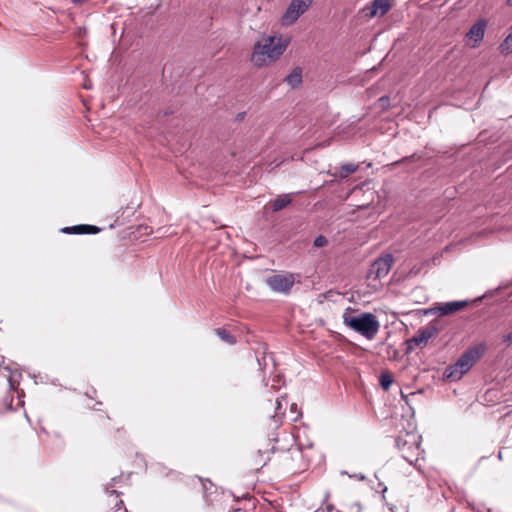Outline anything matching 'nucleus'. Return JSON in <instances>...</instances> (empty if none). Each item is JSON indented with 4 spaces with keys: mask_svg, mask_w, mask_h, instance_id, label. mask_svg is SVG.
I'll return each instance as SVG.
<instances>
[{
    "mask_svg": "<svg viewBox=\"0 0 512 512\" xmlns=\"http://www.w3.org/2000/svg\"><path fill=\"white\" fill-rule=\"evenodd\" d=\"M468 305L467 300L462 301H451L446 303H440L430 309V311L438 316H445L455 313Z\"/></svg>",
    "mask_w": 512,
    "mask_h": 512,
    "instance_id": "f8f14e48",
    "label": "nucleus"
},
{
    "mask_svg": "<svg viewBox=\"0 0 512 512\" xmlns=\"http://www.w3.org/2000/svg\"><path fill=\"white\" fill-rule=\"evenodd\" d=\"M486 25L487 23L485 20H478L470 27V29L466 33V37L473 40L475 43L481 42L485 35Z\"/></svg>",
    "mask_w": 512,
    "mask_h": 512,
    "instance_id": "2eb2a0df",
    "label": "nucleus"
},
{
    "mask_svg": "<svg viewBox=\"0 0 512 512\" xmlns=\"http://www.w3.org/2000/svg\"><path fill=\"white\" fill-rule=\"evenodd\" d=\"M285 82L292 88L298 87L302 82V69L295 67L291 73L285 77Z\"/></svg>",
    "mask_w": 512,
    "mask_h": 512,
    "instance_id": "a211bd4d",
    "label": "nucleus"
},
{
    "mask_svg": "<svg viewBox=\"0 0 512 512\" xmlns=\"http://www.w3.org/2000/svg\"><path fill=\"white\" fill-rule=\"evenodd\" d=\"M55 436H56L57 438H59V439L63 442L62 437H61V435H60L59 433H55Z\"/></svg>",
    "mask_w": 512,
    "mask_h": 512,
    "instance_id": "4c0bfd02",
    "label": "nucleus"
},
{
    "mask_svg": "<svg viewBox=\"0 0 512 512\" xmlns=\"http://www.w3.org/2000/svg\"><path fill=\"white\" fill-rule=\"evenodd\" d=\"M291 203V198L288 194L279 195L272 204V210L274 212L280 211L287 207Z\"/></svg>",
    "mask_w": 512,
    "mask_h": 512,
    "instance_id": "6ab92c4d",
    "label": "nucleus"
},
{
    "mask_svg": "<svg viewBox=\"0 0 512 512\" xmlns=\"http://www.w3.org/2000/svg\"><path fill=\"white\" fill-rule=\"evenodd\" d=\"M506 3L508 6H512V0H507Z\"/></svg>",
    "mask_w": 512,
    "mask_h": 512,
    "instance_id": "ea45409f",
    "label": "nucleus"
},
{
    "mask_svg": "<svg viewBox=\"0 0 512 512\" xmlns=\"http://www.w3.org/2000/svg\"><path fill=\"white\" fill-rule=\"evenodd\" d=\"M508 437H512V427H511V430H510V432L508 434Z\"/></svg>",
    "mask_w": 512,
    "mask_h": 512,
    "instance_id": "79ce46f5",
    "label": "nucleus"
},
{
    "mask_svg": "<svg viewBox=\"0 0 512 512\" xmlns=\"http://www.w3.org/2000/svg\"><path fill=\"white\" fill-rule=\"evenodd\" d=\"M391 9L390 0H373L371 4L363 8L364 15L368 18L384 16Z\"/></svg>",
    "mask_w": 512,
    "mask_h": 512,
    "instance_id": "9b49d317",
    "label": "nucleus"
},
{
    "mask_svg": "<svg viewBox=\"0 0 512 512\" xmlns=\"http://www.w3.org/2000/svg\"><path fill=\"white\" fill-rule=\"evenodd\" d=\"M268 460H269V457L263 462V465H266Z\"/></svg>",
    "mask_w": 512,
    "mask_h": 512,
    "instance_id": "a18cd8bd",
    "label": "nucleus"
},
{
    "mask_svg": "<svg viewBox=\"0 0 512 512\" xmlns=\"http://www.w3.org/2000/svg\"><path fill=\"white\" fill-rule=\"evenodd\" d=\"M199 481L201 482L202 486H203V489H204V494H205V498L207 499V501L209 502H213V499L210 498V494H209V488L206 486V484L203 482V480L201 478H199Z\"/></svg>",
    "mask_w": 512,
    "mask_h": 512,
    "instance_id": "c756f323",
    "label": "nucleus"
},
{
    "mask_svg": "<svg viewBox=\"0 0 512 512\" xmlns=\"http://www.w3.org/2000/svg\"><path fill=\"white\" fill-rule=\"evenodd\" d=\"M379 101L382 103V106H385L386 104L389 103V98L386 97V96H383L379 99Z\"/></svg>",
    "mask_w": 512,
    "mask_h": 512,
    "instance_id": "2f4dec72",
    "label": "nucleus"
},
{
    "mask_svg": "<svg viewBox=\"0 0 512 512\" xmlns=\"http://www.w3.org/2000/svg\"><path fill=\"white\" fill-rule=\"evenodd\" d=\"M275 413L270 417L271 424L270 426L273 429H277L282 423V417L285 415V410L288 405V400L286 395H281L276 398L275 401Z\"/></svg>",
    "mask_w": 512,
    "mask_h": 512,
    "instance_id": "4468645a",
    "label": "nucleus"
},
{
    "mask_svg": "<svg viewBox=\"0 0 512 512\" xmlns=\"http://www.w3.org/2000/svg\"><path fill=\"white\" fill-rule=\"evenodd\" d=\"M439 332V329L436 325L429 324L417 331V333L408 340L409 348H412L414 344L416 347H422L427 344L429 339L436 336Z\"/></svg>",
    "mask_w": 512,
    "mask_h": 512,
    "instance_id": "9d476101",
    "label": "nucleus"
},
{
    "mask_svg": "<svg viewBox=\"0 0 512 512\" xmlns=\"http://www.w3.org/2000/svg\"><path fill=\"white\" fill-rule=\"evenodd\" d=\"M120 507H125L124 502L122 500H116L114 508H120Z\"/></svg>",
    "mask_w": 512,
    "mask_h": 512,
    "instance_id": "473e14b6",
    "label": "nucleus"
},
{
    "mask_svg": "<svg viewBox=\"0 0 512 512\" xmlns=\"http://www.w3.org/2000/svg\"><path fill=\"white\" fill-rule=\"evenodd\" d=\"M266 283L272 291L288 294L295 283V279L293 274H276L267 278Z\"/></svg>",
    "mask_w": 512,
    "mask_h": 512,
    "instance_id": "0eeeda50",
    "label": "nucleus"
},
{
    "mask_svg": "<svg viewBox=\"0 0 512 512\" xmlns=\"http://www.w3.org/2000/svg\"><path fill=\"white\" fill-rule=\"evenodd\" d=\"M120 479H121V476L113 477V478L111 479V482H109V483H107V484L105 485V488H104V489H105V492H106L108 495H111V496L115 495V496H116V498H117V497H119V496L121 495V493H120V492H118L117 490L110 489L113 485L117 484V483H118V481H119Z\"/></svg>",
    "mask_w": 512,
    "mask_h": 512,
    "instance_id": "5701e85b",
    "label": "nucleus"
},
{
    "mask_svg": "<svg viewBox=\"0 0 512 512\" xmlns=\"http://www.w3.org/2000/svg\"><path fill=\"white\" fill-rule=\"evenodd\" d=\"M327 239L323 235H319L314 240V246L315 247H323L327 244Z\"/></svg>",
    "mask_w": 512,
    "mask_h": 512,
    "instance_id": "bb28decb",
    "label": "nucleus"
},
{
    "mask_svg": "<svg viewBox=\"0 0 512 512\" xmlns=\"http://www.w3.org/2000/svg\"><path fill=\"white\" fill-rule=\"evenodd\" d=\"M313 0H292L281 17L283 26H290L304 14L311 6Z\"/></svg>",
    "mask_w": 512,
    "mask_h": 512,
    "instance_id": "39448f33",
    "label": "nucleus"
},
{
    "mask_svg": "<svg viewBox=\"0 0 512 512\" xmlns=\"http://www.w3.org/2000/svg\"><path fill=\"white\" fill-rule=\"evenodd\" d=\"M414 386H380L383 393L390 392L391 388H394L395 392L399 394V402H404L409 407V410H413L414 399L424 392L423 388L412 390Z\"/></svg>",
    "mask_w": 512,
    "mask_h": 512,
    "instance_id": "423d86ee",
    "label": "nucleus"
},
{
    "mask_svg": "<svg viewBox=\"0 0 512 512\" xmlns=\"http://www.w3.org/2000/svg\"><path fill=\"white\" fill-rule=\"evenodd\" d=\"M508 387L509 386H491L479 397V400L481 403L488 406L504 401V388Z\"/></svg>",
    "mask_w": 512,
    "mask_h": 512,
    "instance_id": "ddd939ff",
    "label": "nucleus"
},
{
    "mask_svg": "<svg viewBox=\"0 0 512 512\" xmlns=\"http://www.w3.org/2000/svg\"><path fill=\"white\" fill-rule=\"evenodd\" d=\"M288 40L282 37L269 36L257 42L252 53L251 60L258 66H264L268 62L278 59L286 50Z\"/></svg>",
    "mask_w": 512,
    "mask_h": 512,
    "instance_id": "f257e3e1",
    "label": "nucleus"
},
{
    "mask_svg": "<svg viewBox=\"0 0 512 512\" xmlns=\"http://www.w3.org/2000/svg\"><path fill=\"white\" fill-rule=\"evenodd\" d=\"M24 415H25L26 419L29 420L28 414L26 412H24Z\"/></svg>",
    "mask_w": 512,
    "mask_h": 512,
    "instance_id": "c03bdc74",
    "label": "nucleus"
},
{
    "mask_svg": "<svg viewBox=\"0 0 512 512\" xmlns=\"http://www.w3.org/2000/svg\"><path fill=\"white\" fill-rule=\"evenodd\" d=\"M290 411H291V413H295L296 414L295 416L291 417V421H296L300 417V415H301V413L297 411V404L296 403H291L290 404Z\"/></svg>",
    "mask_w": 512,
    "mask_h": 512,
    "instance_id": "cd10ccee",
    "label": "nucleus"
},
{
    "mask_svg": "<svg viewBox=\"0 0 512 512\" xmlns=\"http://www.w3.org/2000/svg\"><path fill=\"white\" fill-rule=\"evenodd\" d=\"M326 508H327V511H328V512H331V511L333 510V506H332V505H327V507H326Z\"/></svg>",
    "mask_w": 512,
    "mask_h": 512,
    "instance_id": "e433bc0d",
    "label": "nucleus"
},
{
    "mask_svg": "<svg viewBox=\"0 0 512 512\" xmlns=\"http://www.w3.org/2000/svg\"><path fill=\"white\" fill-rule=\"evenodd\" d=\"M96 389L94 388V386H88L87 387V390L84 391V396L88 399V400H93L95 397H96Z\"/></svg>",
    "mask_w": 512,
    "mask_h": 512,
    "instance_id": "393cba45",
    "label": "nucleus"
},
{
    "mask_svg": "<svg viewBox=\"0 0 512 512\" xmlns=\"http://www.w3.org/2000/svg\"><path fill=\"white\" fill-rule=\"evenodd\" d=\"M100 230L99 227L94 225L80 224L64 227L61 229V232L65 234H96Z\"/></svg>",
    "mask_w": 512,
    "mask_h": 512,
    "instance_id": "dca6fc26",
    "label": "nucleus"
},
{
    "mask_svg": "<svg viewBox=\"0 0 512 512\" xmlns=\"http://www.w3.org/2000/svg\"><path fill=\"white\" fill-rule=\"evenodd\" d=\"M343 322L368 340L373 339L380 329V323L376 316L369 312L358 315H352L345 312L343 315Z\"/></svg>",
    "mask_w": 512,
    "mask_h": 512,
    "instance_id": "20e7f679",
    "label": "nucleus"
},
{
    "mask_svg": "<svg viewBox=\"0 0 512 512\" xmlns=\"http://www.w3.org/2000/svg\"><path fill=\"white\" fill-rule=\"evenodd\" d=\"M471 398H473L472 394L469 397H467L466 401L470 400Z\"/></svg>",
    "mask_w": 512,
    "mask_h": 512,
    "instance_id": "37998d69",
    "label": "nucleus"
},
{
    "mask_svg": "<svg viewBox=\"0 0 512 512\" xmlns=\"http://www.w3.org/2000/svg\"><path fill=\"white\" fill-rule=\"evenodd\" d=\"M503 341L508 344L512 343V331L503 336Z\"/></svg>",
    "mask_w": 512,
    "mask_h": 512,
    "instance_id": "7c9ffc66",
    "label": "nucleus"
},
{
    "mask_svg": "<svg viewBox=\"0 0 512 512\" xmlns=\"http://www.w3.org/2000/svg\"><path fill=\"white\" fill-rule=\"evenodd\" d=\"M215 332L217 336L225 343L234 344L236 342L235 337L231 335L226 329L217 328Z\"/></svg>",
    "mask_w": 512,
    "mask_h": 512,
    "instance_id": "4be33fe9",
    "label": "nucleus"
},
{
    "mask_svg": "<svg viewBox=\"0 0 512 512\" xmlns=\"http://www.w3.org/2000/svg\"><path fill=\"white\" fill-rule=\"evenodd\" d=\"M442 495H443V497H444L445 499H448V497H449V496H448V494H447L446 492H443V493H442Z\"/></svg>",
    "mask_w": 512,
    "mask_h": 512,
    "instance_id": "58836bf2",
    "label": "nucleus"
},
{
    "mask_svg": "<svg viewBox=\"0 0 512 512\" xmlns=\"http://www.w3.org/2000/svg\"><path fill=\"white\" fill-rule=\"evenodd\" d=\"M498 458L501 460L502 459V451H499L498 453Z\"/></svg>",
    "mask_w": 512,
    "mask_h": 512,
    "instance_id": "a19ab883",
    "label": "nucleus"
},
{
    "mask_svg": "<svg viewBox=\"0 0 512 512\" xmlns=\"http://www.w3.org/2000/svg\"><path fill=\"white\" fill-rule=\"evenodd\" d=\"M469 506L474 512H492L491 509L483 503H469Z\"/></svg>",
    "mask_w": 512,
    "mask_h": 512,
    "instance_id": "b1692460",
    "label": "nucleus"
},
{
    "mask_svg": "<svg viewBox=\"0 0 512 512\" xmlns=\"http://www.w3.org/2000/svg\"><path fill=\"white\" fill-rule=\"evenodd\" d=\"M393 379L392 376L388 373L381 374L379 378V384H392Z\"/></svg>",
    "mask_w": 512,
    "mask_h": 512,
    "instance_id": "a878e982",
    "label": "nucleus"
},
{
    "mask_svg": "<svg viewBox=\"0 0 512 512\" xmlns=\"http://www.w3.org/2000/svg\"><path fill=\"white\" fill-rule=\"evenodd\" d=\"M24 392L19 389V386H8L6 393L3 397V405L6 410L16 411L24 407L23 397Z\"/></svg>",
    "mask_w": 512,
    "mask_h": 512,
    "instance_id": "1a4fd4ad",
    "label": "nucleus"
},
{
    "mask_svg": "<svg viewBox=\"0 0 512 512\" xmlns=\"http://www.w3.org/2000/svg\"><path fill=\"white\" fill-rule=\"evenodd\" d=\"M415 157H416V155H415V154H413V155H411L410 157H406V158L402 159V162H406V161H408L409 159H412V158H415Z\"/></svg>",
    "mask_w": 512,
    "mask_h": 512,
    "instance_id": "c9c22d12",
    "label": "nucleus"
},
{
    "mask_svg": "<svg viewBox=\"0 0 512 512\" xmlns=\"http://www.w3.org/2000/svg\"><path fill=\"white\" fill-rule=\"evenodd\" d=\"M393 263V257L387 254L376 259L368 270L367 278L371 280L381 279L389 273Z\"/></svg>",
    "mask_w": 512,
    "mask_h": 512,
    "instance_id": "6e6552de",
    "label": "nucleus"
},
{
    "mask_svg": "<svg viewBox=\"0 0 512 512\" xmlns=\"http://www.w3.org/2000/svg\"><path fill=\"white\" fill-rule=\"evenodd\" d=\"M486 345L479 343L467 349L458 360L449 365L443 372V378L451 382L459 381L467 373L477 360L484 354Z\"/></svg>",
    "mask_w": 512,
    "mask_h": 512,
    "instance_id": "7ed1b4c3",
    "label": "nucleus"
},
{
    "mask_svg": "<svg viewBox=\"0 0 512 512\" xmlns=\"http://www.w3.org/2000/svg\"><path fill=\"white\" fill-rule=\"evenodd\" d=\"M499 48H500V51L502 54L512 53V25H511L509 34L502 41Z\"/></svg>",
    "mask_w": 512,
    "mask_h": 512,
    "instance_id": "aec40b11",
    "label": "nucleus"
},
{
    "mask_svg": "<svg viewBox=\"0 0 512 512\" xmlns=\"http://www.w3.org/2000/svg\"><path fill=\"white\" fill-rule=\"evenodd\" d=\"M467 388H468V386H465V385L458 386V388L453 389V393H454V395L466 394L468 392Z\"/></svg>",
    "mask_w": 512,
    "mask_h": 512,
    "instance_id": "c85d7f7f",
    "label": "nucleus"
},
{
    "mask_svg": "<svg viewBox=\"0 0 512 512\" xmlns=\"http://www.w3.org/2000/svg\"><path fill=\"white\" fill-rule=\"evenodd\" d=\"M0 373L7 379L8 384H20L23 380L22 372L18 369L4 367Z\"/></svg>",
    "mask_w": 512,
    "mask_h": 512,
    "instance_id": "f3484780",
    "label": "nucleus"
},
{
    "mask_svg": "<svg viewBox=\"0 0 512 512\" xmlns=\"http://www.w3.org/2000/svg\"><path fill=\"white\" fill-rule=\"evenodd\" d=\"M358 168H359V166L357 164H354V163L343 164L340 167L339 176L341 178H347L350 174L356 172Z\"/></svg>",
    "mask_w": 512,
    "mask_h": 512,
    "instance_id": "412c9836",
    "label": "nucleus"
},
{
    "mask_svg": "<svg viewBox=\"0 0 512 512\" xmlns=\"http://www.w3.org/2000/svg\"><path fill=\"white\" fill-rule=\"evenodd\" d=\"M113 512H128L126 507L113 508Z\"/></svg>",
    "mask_w": 512,
    "mask_h": 512,
    "instance_id": "72a5a7b5",
    "label": "nucleus"
},
{
    "mask_svg": "<svg viewBox=\"0 0 512 512\" xmlns=\"http://www.w3.org/2000/svg\"><path fill=\"white\" fill-rule=\"evenodd\" d=\"M352 477L358 478L359 480H364L365 479V476L363 474H359V475L355 474Z\"/></svg>",
    "mask_w": 512,
    "mask_h": 512,
    "instance_id": "f704fd0d",
    "label": "nucleus"
},
{
    "mask_svg": "<svg viewBox=\"0 0 512 512\" xmlns=\"http://www.w3.org/2000/svg\"><path fill=\"white\" fill-rule=\"evenodd\" d=\"M410 431L406 430L404 425L402 429L404 434L395 437V446L401 451V456L409 464L416 466L420 459H423L424 450L421 449V435L415 433L414 426L408 423Z\"/></svg>",
    "mask_w": 512,
    "mask_h": 512,
    "instance_id": "f03ea898",
    "label": "nucleus"
}]
</instances>
